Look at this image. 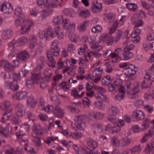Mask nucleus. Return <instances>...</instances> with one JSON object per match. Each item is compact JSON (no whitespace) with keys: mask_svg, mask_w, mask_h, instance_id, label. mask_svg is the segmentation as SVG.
<instances>
[{"mask_svg":"<svg viewBox=\"0 0 154 154\" xmlns=\"http://www.w3.org/2000/svg\"><path fill=\"white\" fill-rule=\"evenodd\" d=\"M139 15L137 13H135L133 15L131 18V23L132 24L134 23L136 21L138 20Z\"/></svg>","mask_w":154,"mask_h":154,"instance_id":"obj_55","label":"nucleus"},{"mask_svg":"<svg viewBox=\"0 0 154 154\" xmlns=\"http://www.w3.org/2000/svg\"><path fill=\"white\" fill-rule=\"evenodd\" d=\"M89 42L91 44L92 48H102V46L99 45L98 43L96 42V38L94 36H91L88 40Z\"/></svg>","mask_w":154,"mask_h":154,"instance_id":"obj_17","label":"nucleus"},{"mask_svg":"<svg viewBox=\"0 0 154 154\" xmlns=\"http://www.w3.org/2000/svg\"><path fill=\"white\" fill-rule=\"evenodd\" d=\"M24 17H20L18 19H17L15 21V25L18 26H22V24L23 23V21L24 20Z\"/></svg>","mask_w":154,"mask_h":154,"instance_id":"obj_52","label":"nucleus"},{"mask_svg":"<svg viewBox=\"0 0 154 154\" xmlns=\"http://www.w3.org/2000/svg\"><path fill=\"white\" fill-rule=\"evenodd\" d=\"M12 35V30L10 29H7L3 31L1 37L2 39L6 40L10 38Z\"/></svg>","mask_w":154,"mask_h":154,"instance_id":"obj_16","label":"nucleus"},{"mask_svg":"<svg viewBox=\"0 0 154 154\" xmlns=\"http://www.w3.org/2000/svg\"><path fill=\"white\" fill-rule=\"evenodd\" d=\"M124 49L123 54V60H128L133 56L132 53L131 52V49Z\"/></svg>","mask_w":154,"mask_h":154,"instance_id":"obj_13","label":"nucleus"},{"mask_svg":"<svg viewBox=\"0 0 154 154\" xmlns=\"http://www.w3.org/2000/svg\"><path fill=\"white\" fill-rule=\"evenodd\" d=\"M10 105V103L9 101L5 100L2 102L1 108L2 110H5L9 108Z\"/></svg>","mask_w":154,"mask_h":154,"instance_id":"obj_35","label":"nucleus"},{"mask_svg":"<svg viewBox=\"0 0 154 154\" xmlns=\"http://www.w3.org/2000/svg\"><path fill=\"white\" fill-rule=\"evenodd\" d=\"M27 42V39L26 37H22L19 38L17 40L16 39V45H17V46L19 47L26 44Z\"/></svg>","mask_w":154,"mask_h":154,"instance_id":"obj_23","label":"nucleus"},{"mask_svg":"<svg viewBox=\"0 0 154 154\" xmlns=\"http://www.w3.org/2000/svg\"><path fill=\"white\" fill-rule=\"evenodd\" d=\"M33 25L34 23L32 20L29 19H25L24 17L22 26L21 27V33L23 34L26 32Z\"/></svg>","mask_w":154,"mask_h":154,"instance_id":"obj_1","label":"nucleus"},{"mask_svg":"<svg viewBox=\"0 0 154 154\" xmlns=\"http://www.w3.org/2000/svg\"><path fill=\"white\" fill-rule=\"evenodd\" d=\"M132 116L136 118L138 121L143 119L145 117L144 113L140 110H136L134 112Z\"/></svg>","mask_w":154,"mask_h":154,"instance_id":"obj_10","label":"nucleus"},{"mask_svg":"<svg viewBox=\"0 0 154 154\" xmlns=\"http://www.w3.org/2000/svg\"><path fill=\"white\" fill-rule=\"evenodd\" d=\"M140 2L142 6L145 9L148 10L150 8V5L145 1L141 0L140 1Z\"/></svg>","mask_w":154,"mask_h":154,"instance_id":"obj_54","label":"nucleus"},{"mask_svg":"<svg viewBox=\"0 0 154 154\" xmlns=\"http://www.w3.org/2000/svg\"><path fill=\"white\" fill-rule=\"evenodd\" d=\"M105 15L106 19L109 23H111L114 18L115 15L112 13H107Z\"/></svg>","mask_w":154,"mask_h":154,"instance_id":"obj_40","label":"nucleus"},{"mask_svg":"<svg viewBox=\"0 0 154 154\" xmlns=\"http://www.w3.org/2000/svg\"><path fill=\"white\" fill-rule=\"evenodd\" d=\"M89 24V21L88 20L84 21L82 23L80 24L77 27L78 30L80 32H85L86 27Z\"/></svg>","mask_w":154,"mask_h":154,"instance_id":"obj_19","label":"nucleus"},{"mask_svg":"<svg viewBox=\"0 0 154 154\" xmlns=\"http://www.w3.org/2000/svg\"><path fill=\"white\" fill-rule=\"evenodd\" d=\"M0 9L4 14H9L13 11L12 6L9 3H4L0 8Z\"/></svg>","mask_w":154,"mask_h":154,"instance_id":"obj_5","label":"nucleus"},{"mask_svg":"<svg viewBox=\"0 0 154 154\" xmlns=\"http://www.w3.org/2000/svg\"><path fill=\"white\" fill-rule=\"evenodd\" d=\"M42 68V67L41 65H40L38 66L34 70L33 73H32V74L40 75V71Z\"/></svg>","mask_w":154,"mask_h":154,"instance_id":"obj_64","label":"nucleus"},{"mask_svg":"<svg viewBox=\"0 0 154 154\" xmlns=\"http://www.w3.org/2000/svg\"><path fill=\"white\" fill-rule=\"evenodd\" d=\"M84 125V122L82 118L80 116H77L76 120L74 123L72 124V127L75 130L82 128Z\"/></svg>","mask_w":154,"mask_h":154,"instance_id":"obj_3","label":"nucleus"},{"mask_svg":"<svg viewBox=\"0 0 154 154\" xmlns=\"http://www.w3.org/2000/svg\"><path fill=\"white\" fill-rule=\"evenodd\" d=\"M81 150L84 154H100L97 150L94 153L91 149L87 147L82 148Z\"/></svg>","mask_w":154,"mask_h":154,"instance_id":"obj_34","label":"nucleus"},{"mask_svg":"<svg viewBox=\"0 0 154 154\" xmlns=\"http://www.w3.org/2000/svg\"><path fill=\"white\" fill-rule=\"evenodd\" d=\"M63 17L61 15L57 16L55 17L54 20V22L55 24H61L63 20Z\"/></svg>","mask_w":154,"mask_h":154,"instance_id":"obj_45","label":"nucleus"},{"mask_svg":"<svg viewBox=\"0 0 154 154\" xmlns=\"http://www.w3.org/2000/svg\"><path fill=\"white\" fill-rule=\"evenodd\" d=\"M122 31L120 30H118L116 34V36L115 38V41L117 42L120 39L122 35Z\"/></svg>","mask_w":154,"mask_h":154,"instance_id":"obj_53","label":"nucleus"},{"mask_svg":"<svg viewBox=\"0 0 154 154\" xmlns=\"http://www.w3.org/2000/svg\"><path fill=\"white\" fill-rule=\"evenodd\" d=\"M149 119L148 118L145 119L142 124V126L143 127V129H146L149 125Z\"/></svg>","mask_w":154,"mask_h":154,"instance_id":"obj_47","label":"nucleus"},{"mask_svg":"<svg viewBox=\"0 0 154 154\" xmlns=\"http://www.w3.org/2000/svg\"><path fill=\"white\" fill-rule=\"evenodd\" d=\"M33 133L32 134L33 137H37V136H41L42 135L43 129L41 126L39 125L35 124L32 128Z\"/></svg>","mask_w":154,"mask_h":154,"instance_id":"obj_4","label":"nucleus"},{"mask_svg":"<svg viewBox=\"0 0 154 154\" xmlns=\"http://www.w3.org/2000/svg\"><path fill=\"white\" fill-rule=\"evenodd\" d=\"M140 150L141 149L140 145L136 146L131 149V151L132 153L136 152H139Z\"/></svg>","mask_w":154,"mask_h":154,"instance_id":"obj_59","label":"nucleus"},{"mask_svg":"<svg viewBox=\"0 0 154 154\" xmlns=\"http://www.w3.org/2000/svg\"><path fill=\"white\" fill-rule=\"evenodd\" d=\"M30 78L33 80L35 83L38 84L39 83V80L41 79L42 77L41 75L32 74V76Z\"/></svg>","mask_w":154,"mask_h":154,"instance_id":"obj_38","label":"nucleus"},{"mask_svg":"<svg viewBox=\"0 0 154 154\" xmlns=\"http://www.w3.org/2000/svg\"><path fill=\"white\" fill-rule=\"evenodd\" d=\"M50 80H48V79L44 78L41 80L40 86L42 89L48 86V84Z\"/></svg>","mask_w":154,"mask_h":154,"instance_id":"obj_42","label":"nucleus"},{"mask_svg":"<svg viewBox=\"0 0 154 154\" xmlns=\"http://www.w3.org/2000/svg\"><path fill=\"white\" fill-rule=\"evenodd\" d=\"M102 29V27L100 25H97L92 28V32L94 33H98Z\"/></svg>","mask_w":154,"mask_h":154,"instance_id":"obj_56","label":"nucleus"},{"mask_svg":"<svg viewBox=\"0 0 154 154\" xmlns=\"http://www.w3.org/2000/svg\"><path fill=\"white\" fill-rule=\"evenodd\" d=\"M28 92L23 91H19L17 92L15 94L13 95L14 99L16 100H22L27 97Z\"/></svg>","mask_w":154,"mask_h":154,"instance_id":"obj_9","label":"nucleus"},{"mask_svg":"<svg viewBox=\"0 0 154 154\" xmlns=\"http://www.w3.org/2000/svg\"><path fill=\"white\" fill-rule=\"evenodd\" d=\"M14 13L17 16H20V17L22 16V17H23V15L22 14V11L21 8L20 7L17 8L15 10Z\"/></svg>","mask_w":154,"mask_h":154,"instance_id":"obj_51","label":"nucleus"},{"mask_svg":"<svg viewBox=\"0 0 154 154\" xmlns=\"http://www.w3.org/2000/svg\"><path fill=\"white\" fill-rule=\"evenodd\" d=\"M15 111L18 117H22L25 114V110L24 106L21 103H18L16 106Z\"/></svg>","mask_w":154,"mask_h":154,"instance_id":"obj_8","label":"nucleus"},{"mask_svg":"<svg viewBox=\"0 0 154 154\" xmlns=\"http://www.w3.org/2000/svg\"><path fill=\"white\" fill-rule=\"evenodd\" d=\"M92 115L95 119H102L104 117L103 114L100 112H96V113H94Z\"/></svg>","mask_w":154,"mask_h":154,"instance_id":"obj_46","label":"nucleus"},{"mask_svg":"<svg viewBox=\"0 0 154 154\" xmlns=\"http://www.w3.org/2000/svg\"><path fill=\"white\" fill-rule=\"evenodd\" d=\"M53 113L55 116L59 118L63 117L64 115L63 110L57 106L55 107L53 110Z\"/></svg>","mask_w":154,"mask_h":154,"instance_id":"obj_14","label":"nucleus"},{"mask_svg":"<svg viewBox=\"0 0 154 154\" xmlns=\"http://www.w3.org/2000/svg\"><path fill=\"white\" fill-rule=\"evenodd\" d=\"M94 128L97 130L99 133L102 132L103 131V129L102 125L98 122H96L94 124L92 125Z\"/></svg>","mask_w":154,"mask_h":154,"instance_id":"obj_41","label":"nucleus"},{"mask_svg":"<svg viewBox=\"0 0 154 154\" xmlns=\"http://www.w3.org/2000/svg\"><path fill=\"white\" fill-rule=\"evenodd\" d=\"M143 46L144 48H154V42L149 43L148 41L145 40L143 43Z\"/></svg>","mask_w":154,"mask_h":154,"instance_id":"obj_39","label":"nucleus"},{"mask_svg":"<svg viewBox=\"0 0 154 154\" xmlns=\"http://www.w3.org/2000/svg\"><path fill=\"white\" fill-rule=\"evenodd\" d=\"M108 90L110 92H112L113 94L116 93L118 90V88L114 85L112 83H109L108 84Z\"/></svg>","mask_w":154,"mask_h":154,"instance_id":"obj_33","label":"nucleus"},{"mask_svg":"<svg viewBox=\"0 0 154 154\" xmlns=\"http://www.w3.org/2000/svg\"><path fill=\"white\" fill-rule=\"evenodd\" d=\"M34 82L32 79L29 78L26 81V87L29 88H32L34 86Z\"/></svg>","mask_w":154,"mask_h":154,"instance_id":"obj_44","label":"nucleus"},{"mask_svg":"<svg viewBox=\"0 0 154 154\" xmlns=\"http://www.w3.org/2000/svg\"><path fill=\"white\" fill-rule=\"evenodd\" d=\"M20 84L19 82L14 80L10 85V88L14 91H17L19 88V85Z\"/></svg>","mask_w":154,"mask_h":154,"instance_id":"obj_27","label":"nucleus"},{"mask_svg":"<svg viewBox=\"0 0 154 154\" xmlns=\"http://www.w3.org/2000/svg\"><path fill=\"white\" fill-rule=\"evenodd\" d=\"M121 141L122 146H124L130 144L132 142V139L131 138L125 137L122 138Z\"/></svg>","mask_w":154,"mask_h":154,"instance_id":"obj_31","label":"nucleus"},{"mask_svg":"<svg viewBox=\"0 0 154 154\" xmlns=\"http://www.w3.org/2000/svg\"><path fill=\"white\" fill-rule=\"evenodd\" d=\"M71 95L73 96L74 98H78L79 97L78 91L76 89H73L72 90Z\"/></svg>","mask_w":154,"mask_h":154,"instance_id":"obj_60","label":"nucleus"},{"mask_svg":"<svg viewBox=\"0 0 154 154\" xmlns=\"http://www.w3.org/2000/svg\"><path fill=\"white\" fill-rule=\"evenodd\" d=\"M108 35L106 33L101 35L99 37V41L100 42H104L108 38Z\"/></svg>","mask_w":154,"mask_h":154,"instance_id":"obj_63","label":"nucleus"},{"mask_svg":"<svg viewBox=\"0 0 154 154\" xmlns=\"http://www.w3.org/2000/svg\"><path fill=\"white\" fill-rule=\"evenodd\" d=\"M51 10H44L41 12V15L43 17H46L49 16L50 13L52 12Z\"/></svg>","mask_w":154,"mask_h":154,"instance_id":"obj_49","label":"nucleus"},{"mask_svg":"<svg viewBox=\"0 0 154 154\" xmlns=\"http://www.w3.org/2000/svg\"><path fill=\"white\" fill-rule=\"evenodd\" d=\"M17 45H16V39L15 38H14L13 40L9 43L8 44V46L10 48H14L18 47V46H16Z\"/></svg>","mask_w":154,"mask_h":154,"instance_id":"obj_61","label":"nucleus"},{"mask_svg":"<svg viewBox=\"0 0 154 154\" xmlns=\"http://www.w3.org/2000/svg\"><path fill=\"white\" fill-rule=\"evenodd\" d=\"M102 8V5L101 3L98 4L94 3L92 5V10L93 12L94 13L100 12Z\"/></svg>","mask_w":154,"mask_h":154,"instance_id":"obj_21","label":"nucleus"},{"mask_svg":"<svg viewBox=\"0 0 154 154\" xmlns=\"http://www.w3.org/2000/svg\"><path fill=\"white\" fill-rule=\"evenodd\" d=\"M75 27V24L74 23H71L64 29H66V33L67 35L70 33L74 32Z\"/></svg>","mask_w":154,"mask_h":154,"instance_id":"obj_22","label":"nucleus"},{"mask_svg":"<svg viewBox=\"0 0 154 154\" xmlns=\"http://www.w3.org/2000/svg\"><path fill=\"white\" fill-rule=\"evenodd\" d=\"M44 74L45 75L44 78L48 80H50L52 75L51 70L49 68H46L45 69Z\"/></svg>","mask_w":154,"mask_h":154,"instance_id":"obj_29","label":"nucleus"},{"mask_svg":"<svg viewBox=\"0 0 154 154\" xmlns=\"http://www.w3.org/2000/svg\"><path fill=\"white\" fill-rule=\"evenodd\" d=\"M133 24L134 25V27L135 28L143 26V22L142 20L140 19Z\"/></svg>","mask_w":154,"mask_h":154,"instance_id":"obj_57","label":"nucleus"},{"mask_svg":"<svg viewBox=\"0 0 154 154\" xmlns=\"http://www.w3.org/2000/svg\"><path fill=\"white\" fill-rule=\"evenodd\" d=\"M38 6L43 8L51 7L56 8L57 6L54 3L48 0H38L37 1Z\"/></svg>","mask_w":154,"mask_h":154,"instance_id":"obj_2","label":"nucleus"},{"mask_svg":"<svg viewBox=\"0 0 154 154\" xmlns=\"http://www.w3.org/2000/svg\"><path fill=\"white\" fill-rule=\"evenodd\" d=\"M64 13L67 16L71 17H76V14L75 11L71 8H66L63 10Z\"/></svg>","mask_w":154,"mask_h":154,"instance_id":"obj_20","label":"nucleus"},{"mask_svg":"<svg viewBox=\"0 0 154 154\" xmlns=\"http://www.w3.org/2000/svg\"><path fill=\"white\" fill-rule=\"evenodd\" d=\"M4 67L5 69L8 72L13 71L15 68L11 63L7 61H5Z\"/></svg>","mask_w":154,"mask_h":154,"instance_id":"obj_24","label":"nucleus"},{"mask_svg":"<svg viewBox=\"0 0 154 154\" xmlns=\"http://www.w3.org/2000/svg\"><path fill=\"white\" fill-rule=\"evenodd\" d=\"M113 84H114L115 86L118 88L122 86V81L120 79H117L114 80Z\"/></svg>","mask_w":154,"mask_h":154,"instance_id":"obj_48","label":"nucleus"},{"mask_svg":"<svg viewBox=\"0 0 154 154\" xmlns=\"http://www.w3.org/2000/svg\"><path fill=\"white\" fill-rule=\"evenodd\" d=\"M111 142L113 146H119V141L116 137H114L111 138Z\"/></svg>","mask_w":154,"mask_h":154,"instance_id":"obj_58","label":"nucleus"},{"mask_svg":"<svg viewBox=\"0 0 154 154\" xmlns=\"http://www.w3.org/2000/svg\"><path fill=\"white\" fill-rule=\"evenodd\" d=\"M68 34L69 35H68L67 34H66V36L69 38L72 42H75L79 38V36L77 35L75 33H74V32L70 33Z\"/></svg>","mask_w":154,"mask_h":154,"instance_id":"obj_26","label":"nucleus"},{"mask_svg":"<svg viewBox=\"0 0 154 154\" xmlns=\"http://www.w3.org/2000/svg\"><path fill=\"white\" fill-rule=\"evenodd\" d=\"M125 87L123 86L118 88L119 93L115 96V99L120 100L123 98L125 96Z\"/></svg>","mask_w":154,"mask_h":154,"instance_id":"obj_11","label":"nucleus"},{"mask_svg":"<svg viewBox=\"0 0 154 154\" xmlns=\"http://www.w3.org/2000/svg\"><path fill=\"white\" fill-rule=\"evenodd\" d=\"M11 115V110L6 111L4 113L1 121L2 122H5L8 119Z\"/></svg>","mask_w":154,"mask_h":154,"instance_id":"obj_30","label":"nucleus"},{"mask_svg":"<svg viewBox=\"0 0 154 154\" xmlns=\"http://www.w3.org/2000/svg\"><path fill=\"white\" fill-rule=\"evenodd\" d=\"M135 105L137 107H139L144 104L143 101L140 99L136 100L134 102Z\"/></svg>","mask_w":154,"mask_h":154,"instance_id":"obj_62","label":"nucleus"},{"mask_svg":"<svg viewBox=\"0 0 154 154\" xmlns=\"http://www.w3.org/2000/svg\"><path fill=\"white\" fill-rule=\"evenodd\" d=\"M27 103L29 107L33 108L35 106L36 102L33 96L31 95L28 97Z\"/></svg>","mask_w":154,"mask_h":154,"instance_id":"obj_18","label":"nucleus"},{"mask_svg":"<svg viewBox=\"0 0 154 154\" xmlns=\"http://www.w3.org/2000/svg\"><path fill=\"white\" fill-rule=\"evenodd\" d=\"M82 136V134L81 132L79 131L71 133V137L72 138L79 139Z\"/></svg>","mask_w":154,"mask_h":154,"instance_id":"obj_50","label":"nucleus"},{"mask_svg":"<svg viewBox=\"0 0 154 154\" xmlns=\"http://www.w3.org/2000/svg\"><path fill=\"white\" fill-rule=\"evenodd\" d=\"M30 43L29 47L31 48H33L35 46V45L37 42L36 37L34 35H32L29 37Z\"/></svg>","mask_w":154,"mask_h":154,"instance_id":"obj_32","label":"nucleus"},{"mask_svg":"<svg viewBox=\"0 0 154 154\" xmlns=\"http://www.w3.org/2000/svg\"><path fill=\"white\" fill-rule=\"evenodd\" d=\"M79 16L83 18H85L89 16V13L88 10H83L79 11Z\"/></svg>","mask_w":154,"mask_h":154,"instance_id":"obj_43","label":"nucleus"},{"mask_svg":"<svg viewBox=\"0 0 154 154\" xmlns=\"http://www.w3.org/2000/svg\"><path fill=\"white\" fill-rule=\"evenodd\" d=\"M0 133L2 134L5 137H10L12 133L11 128L8 126L5 128L0 126Z\"/></svg>","mask_w":154,"mask_h":154,"instance_id":"obj_7","label":"nucleus"},{"mask_svg":"<svg viewBox=\"0 0 154 154\" xmlns=\"http://www.w3.org/2000/svg\"><path fill=\"white\" fill-rule=\"evenodd\" d=\"M118 109L114 106H112L109 108L108 111V113L111 116H115L118 112Z\"/></svg>","mask_w":154,"mask_h":154,"instance_id":"obj_37","label":"nucleus"},{"mask_svg":"<svg viewBox=\"0 0 154 154\" xmlns=\"http://www.w3.org/2000/svg\"><path fill=\"white\" fill-rule=\"evenodd\" d=\"M54 33L55 35V37L57 36L59 39H61L63 38V35L62 32L60 31V27L59 26H57L54 28Z\"/></svg>","mask_w":154,"mask_h":154,"instance_id":"obj_25","label":"nucleus"},{"mask_svg":"<svg viewBox=\"0 0 154 154\" xmlns=\"http://www.w3.org/2000/svg\"><path fill=\"white\" fill-rule=\"evenodd\" d=\"M126 6L128 9L134 12L136 11L138 8V5L135 3H127L126 4Z\"/></svg>","mask_w":154,"mask_h":154,"instance_id":"obj_28","label":"nucleus"},{"mask_svg":"<svg viewBox=\"0 0 154 154\" xmlns=\"http://www.w3.org/2000/svg\"><path fill=\"white\" fill-rule=\"evenodd\" d=\"M51 52H48L47 53V57L49 60L47 63L50 67H55L56 63L54 59L53 55L51 54Z\"/></svg>","mask_w":154,"mask_h":154,"instance_id":"obj_12","label":"nucleus"},{"mask_svg":"<svg viewBox=\"0 0 154 154\" xmlns=\"http://www.w3.org/2000/svg\"><path fill=\"white\" fill-rule=\"evenodd\" d=\"M29 130V125L25 124L22 125L20 128L19 132H16V135L17 138H20V136L25 135L26 133L28 132Z\"/></svg>","mask_w":154,"mask_h":154,"instance_id":"obj_6","label":"nucleus"},{"mask_svg":"<svg viewBox=\"0 0 154 154\" xmlns=\"http://www.w3.org/2000/svg\"><path fill=\"white\" fill-rule=\"evenodd\" d=\"M17 57L20 60L25 62L29 57V55L27 52L24 51L18 53Z\"/></svg>","mask_w":154,"mask_h":154,"instance_id":"obj_15","label":"nucleus"},{"mask_svg":"<svg viewBox=\"0 0 154 154\" xmlns=\"http://www.w3.org/2000/svg\"><path fill=\"white\" fill-rule=\"evenodd\" d=\"M87 143L88 146L91 149H94L97 146V142L93 140L89 139L88 140Z\"/></svg>","mask_w":154,"mask_h":154,"instance_id":"obj_36","label":"nucleus"}]
</instances>
